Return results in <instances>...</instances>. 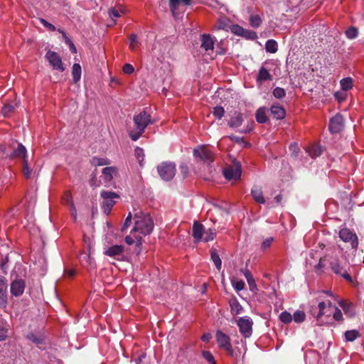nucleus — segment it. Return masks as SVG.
<instances>
[{"mask_svg":"<svg viewBox=\"0 0 364 364\" xmlns=\"http://www.w3.org/2000/svg\"><path fill=\"white\" fill-rule=\"evenodd\" d=\"M134 220V225L124 240L129 245L136 243V253L139 254L141 250L142 238L152 232L154 222L149 214L142 211L135 213Z\"/></svg>","mask_w":364,"mask_h":364,"instance_id":"obj_1","label":"nucleus"},{"mask_svg":"<svg viewBox=\"0 0 364 364\" xmlns=\"http://www.w3.org/2000/svg\"><path fill=\"white\" fill-rule=\"evenodd\" d=\"M343 255V248L335 246L327 250L324 256V259L329 262L331 270L337 275L341 277L349 282L353 279L348 270L341 264L338 261V257Z\"/></svg>","mask_w":364,"mask_h":364,"instance_id":"obj_2","label":"nucleus"},{"mask_svg":"<svg viewBox=\"0 0 364 364\" xmlns=\"http://www.w3.org/2000/svg\"><path fill=\"white\" fill-rule=\"evenodd\" d=\"M135 130L129 132V136L133 141L138 140L149 124H152L151 115L146 111H141L134 117Z\"/></svg>","mask_w":364,"mask_h":364,"instance_id":"obj_3","label":"nucleus"},{"mask_svg":"<svg viewBox=\"0 0 364 364\" xmlns=\"http://www.w3.org/2000/svg\"><path fill=\"white\" fill-rule=\"evenodd\" d=\"M333 307L334 305H333L330 301L328 303L321 301L318 304V310L316 311V308L312 306L310 310V313L316 318L318 325L321 326L328 323V321H324L323 320V316H325L329 318L333 313Z\"/></svg>","mask_w":364,"mask_h":364,"instance_id":"obj_4","label":"nucleus"},{"mask_svg":"<svg viewBox=\"0 0 364 364\" xmlns=\"http://www.w3.org/2000/svg\"><path fill=\"white\" fill-rule=\"evenodd\" d=\"M193 156L197 162H203L208 165L214 159L212 151L206 146H199L194 149Z\"/></svg>","mask_w":364,"mask_h":364,"instance_id":"obj_5","label":"nucleus"},{"mask_svg":"<svg viewBox=\"0 0 364 364\" xmlns=\"http://www.w3.org/2000/svg\"><path fill=\"white\" fill-rule=\"evenodd\" d=\"M100 196L102 199L101 203L102 210L105 214L109 215L116 203L115 199L118 198L119 196L114 192L103 191L101 192Z\"/></svg>","mask_w":364,"mask_h":364,"instance_id":"obj_6","label":"nucleus"},{"mask_svg":"<svg viewBox=\"0 0 364 364\" xmlns=\"http://www.w3.org/2000/svg\"><path fill=\"white\" fill-rule=\"evenodd\" d=\"M157 171L161 179L170 181L176 174V166L171 162H164L158 166Z\"/></svg>","mask_w":364,"mask_h":364,"instance_id":"obj_7","label":"nucleus"},{"mask_svg":"<svg viewBox=\"0 0 364 364\" xmlns=\"http://www.w3.org/2000/svg\"><path fill=\"white\" fill-rule=\"evenodd\" d=\"M240 333L245 338H250L252 333L253 321L249 316L240 317L237 321Z\"/></svg>","mask_w":364,"mask_h":364,"instance_id":"obj_8","label":"nucleus"},{"mask_svg":"<svg viewBox=\"0 0 364 364\" xmlns=\"http://www.w3.org/2000/svg\"><path fill=\"white\" fill-rule=\"evenodd\" d=\"M339 237L344 242H349L352 249L356 250L358 245V239L355 233L348 228L341 229Z\"/></svg>","mask_w":364,"mask_h":364,"instance_id":"obj_9","label":"nucleus"},{"mask_svg":"<svg viewBox=\"0 0 364 364\" xmlns=\"http://www.w3.org/2000/svg\"><path fill=\"white\" fill-rule=\"evenodd\" d=\"M216 341L220 348L225 349L230 355H233V349L230 343V337L218 330L216 332Z\"/></svg>","mask_w":364,"mask_h":364,"instance_id":"obj_10","label":"nucleus"},{"mask_svg":"<svg viewBox=\"0 0 364 364\" xmlns=\"http://www.w3.org/2000/svg\"><path fill=\"white\" fill-rule=\"evenodd\" d=\"M46 58L49 62L53 70L59 71H64L62 59L60 56L56 52L48 50L46 54Z\"/></svg>","mask_w":364,"mask_h":364,"instance_id":"obj_11","label":"nucleus"},{"mask_svg":"<svg viewBox=\"0 0 364 364\" xmlns=\"http://www.w3.org/2000/svg\"><path fill=\"white\" fill-rule=\"evenodd\" d=\"M241 173V166L239 164L229 166L223 170L224 176L228 180L237 181L240 178Z\"/></svg>","mask_w":364,"mask_h":364,"instance_id":"obj_12","label":"nucleus"},{"mask_svg":"<svg viewBox=\"0 0 364 364\" xmlns=\"http://www.w3.org/2000/svg\"><path fill=\"white\" fill-rule=\"evenodd\" d=\"M26 284L22 279H16L11 283V294L14 296H19L24 292Z\"/></svg>","mask_w":364,"mask_h":364,"instance_id":"obj_13","label":"nucleus"},{"mask_svg":"<svg viewBox=\"0 0 364 364\" xmlns=\"http://www.w3.org/2000/svg\"><path fill=\"white\" fill-rule=\"evenodd\" d=\"M343 127V118L341 114H336L331 119L329 122V130L332 133L340 132Z\"/></svg>","mask_w":364,"mask_h":364,"instance_id":"obj_14","label":"nucleus"},{"mask_svg":"<svg viewBox=\"0 0 364 364\" xmlns=\"http://www.w3.org/2000/svg\"><path fill=\"white\" fill-rule=\"evenodd\" d=\"M200 41L201 48H203L208 54H210V52H213L215 44L214 38L209 34H203L200 36Z\"/></svg>","mask_w":364,"mask_h":364,"instance_id":"obj_15","label":"nucleus"},{"mask_svg":"<svg viewBox=\"0 0 364 364\" xmlns=\"http://www.w3.org/2000/svg\"><path fill=\"white\" fill-rule=\"evenodd\" d=\"M7 304V280L0 275V306L5 307Z\"/></svg>","mask_w":364,"mask_h":364,"instance_id":"obj_16","label":"nucleus"},{"mask_svg":"<svg viewBox=\"0 0 364 364\" xmlns=\"http://www.w3.org/2000/svg\"><path fill=\"white\" fill-rule=\"evenodd\" d=\"M124 250V248L122 245H112L105 250L104 254L110 257L120 259V257H122Z\"/></svg>","mask_w":364,"mask_h":364,"instance_id":"obj_17","label":"nucleus"},{"mask_svg":"<svg viewBox=\"0 0 364 364\" xmlns=\"http://www.w3.org/2000/svg\"><path fill=\"white\" fill-rule=\"evenodd\" d=\"M204 228L203 225L195 222L193 225V237L196 242L203 241Z\"/></svg>","mask_w":364,"mask_h":364,"instance_id":"obj_18","label":"nucleus"},{"mask_svg":"<svg viewBox=\"0 0 364 364\" xmlns=\"http://www.w3.org/2000/svg\"><path fill=\"white\" fill-rule=\"evenodd\" d=\"M117 173V169L114 166L105 167L102 169V177L105 182H110L114 176Z\"/></svg>","mask_w":364,"mask_h":364,"instance_id":"obj_19","label":"nucleus"},{"mask_svg":"<svg viewBox=\"0 0 364 364\" xmlns=\"http://www.w3.org/2000/svg\"><path fill=\"white\" fill-rule=\"evenodd\" d=\"M63 202L68 205H70L71 208V215L73 217L74 220H76L77 218V210L75 207L73 198L71 196V193L70 192H66L63 198Z\"/></svg>","mask_w":364,"mask_h":364,"instance_id":"obj_20","label":"nucleus"},{"mask_svg":"<svg viewBox=\"0 0 364 364\" xmlns=\"http://www.w3.org/2000/svg\"><path fill=\"white\" fill-rule=\"evenodd\" d=\"M229 304L232 314L237 315L242 312L243 308L235 296H233L230 299Z\"/></svg>","mask_w":364,"mask_h":364,"instance_id":"obj_21","label":"nucleus"},{"mask_svg":"<svg viewBox=\"0 0 364 364\" xmlns=\"http://www.w3.org/2000/svg\"><path fill=\"white\" fill-rule=\"evenodd\" d=\"M272 115L277 119H282L285 117L284 109L279 105H272L270 108Z\"/></svg>","mask_w":364,"mask_h":364,"instance_id":"obj_22","label":"nucleus"},{"mask_svg":"<svg viewBox=\"0 0 364 364\" xmlns=\"http://www.w3.org/2000/svg\"><path fill=\"white\" fill-rule=\"evenodd\" d=\"M11 156L21 158L23 161L28 159L26 148L22 144H18L17 148L12 153Z\"/></svg>","mask_w":364,"mask_h":364,"instance_id":"obj_23","label":"nucleus"},{"mask_svg":"<svg viewBox=\"0 0 364 364\" xmlns=\"http://www.w3.org/2000/svg\"><path fill=\"white\" fill-rule=\"evenodd\" d=\"M251 194L257 203L260 204H264L265 203L262 191L259 187L255 186L251 191Z\"/></svg>","mask_w":364,"mask_h":364,"instance_id":"obj_24","label":"nucleus"},{"mask_svg":"<svg viewBox=\"0 0 364 364\" xmlns=\"http://www.w3.org/2000/svg\"><path fill=\"white\" fill-rule=\"evenodd\" d=\"M306 151L311 158H315L319 156L322 154L323 149L318 144H313L308 146L306 149Z\"/></svg>","mask_w":364,"mask_h":364,"instance_id":"obj_25","label":"nucleus"},{"mask_svg":"<svg viewBox=\"0 0 364 364\" xmlns=\"http://www.w3.org/2000/svg\"><path fill=\"white\" fill-rule=\"evenodd\" d=\"M243 122L242 116L240 113L235 112V114L230 118L228 125L232 128H237L241 126Z\"/></svg>","mask_w":364,"mask_h":364,"instance_id":"obj_26","label":"nucleus"},{"mask_svg":"<svg viewBox=\"0 0 364 364\" xmlns=\"http://www.w3.org/2000/svg\"><path fill=\"white\" fill-rule=\"evenodd\" d=\"M257 80L261 83L266 80H272V77L265 68L262 67L259 70Z\"/></svg>","mask_w":364,"mask_h":364,"instance_id":"obj_27","label":"nucleus"},{"mask_svg":"<svg viewBox=\"0 0 364 364\" xmlns=\"http://www.w3.org/2000/svg\"><path fill=\"white\" fill-rule=\"evenodd\" d=\"M81 66L78 63H75L72 69V75L74 83H77L81 77Z\"/></svg>","mask_w":364,"mask_h":364,"instance_id":"obj_28","label":"nucleus"},{"mask_svg":"<svg viewBox=\"0 0 364 364\" xmlns=\"http://www.w3.org/2000/svg\"><path fill=\"white\" fill-rule=\"evenodd\" d=\"M339 304L343 308L345 314L347 316H348L350 317H352V316H353L355 314V310H354V309L353 307V305L351 304H348V303H346L344 301H341L339 303Z\"/></svg>","mask_w":364,"mask_h":364,"instance_id":"obj_29","label":"nucleus"},{"mask_svg":"<svg viewBox=\"0 0 364 364\" xmlns=\"http://www.w3.org/2000/svg\"><path fill=\"white\" fill-rule=\"evenodd\" d=\"M230 282L236 291H240L245 289V284L242 280H238L235 277L230 278Z\"/></svg>","mask_w":364,"mask_h":364,"instance_id":"obj_30","label":"nucleus"},{"mask_svg":"<svg viewBox=\"0 0 364 364\" xmlns=\"http://www.w3.org/2000/svg\"><path fill=\"white\" fill-rule=\"evenodd\" d=\"M265 49L267 53H275L278 50V45L273 39L268 40L265 43Z\"/></svg>","mask_w":364,"mask_h":364,"instance_id":"obj_31","label":"nucleus"},{"mask_svg":"<svg viewBox=\"0 0 364 364\" xmlns=\"http://www.w3.org/2000/svg\"><path fill=\"white\" fill-rule=\"evenodd\" d=\"M9 326L4 320H0V341H4L7 337Z\"/></svg>","mask_w":364,"mask_h":364,"instance_id":"obj_32","label":"nucleus"},{"mask_svg":"<svg viewBox=\"0 0 364 364\" xmlns=\"http://www.w3.org/2000/svg\"><path fill=\"white\" fill-rule=\"evenodd\" d=\"M18 106V102H15L14 105L5 104L1 109V113L4 117H9Z\"/></svg>","mask_w":364,"mask_h":364,"instance_id":"obj_33","label":"nucleus"},{"mask_svg":"<svg viewBox=\"0 0 364 364\" xmlns=\"http://www.w3.org/2000/svg\"><path fill=\"white\" fill-rule=\"evenodd\" d=\"M90 163L95 166H100L109 165L110 164V161L107 158H100L95 156L91 159Z\"/></svg>","mask_w":364,"mask_h":364,"instance_id":"obj_34","label":"nucleus"},{"mask_svg":"<svg viewBox=\"0 0 364 364\" xmlns=\"http://www.w3.org/2000/svg\"><path fill=\"white\" fill-rule=\"evenodd\" d=\"M256 119L257 122L263 124L267 121L266 114V109L264 107L259 108L256 112Z\"/></svg>","mask_w":364,"mask_h":364,"instance_id":"obj_35","label":"nucleus"},{"mask_svg":"<svg viewBox=\"0 0 364 364\" xmlns=\"http://www.w3.org/2000/svg\"><path fill=\"white\" fill-rule=\"evenodd\" d=\"M340 84L344 91H348L353 87V79L350 77H345L340 81Z\"/></svg>","mask_w":364,"mask_h":364,"instance_id":"obj_36","label":"nucleus"},{"mask_svg":"<svg viewBox=\"0 0 364 364\" xmlns=\"http://www.w3.org/2000/svg\"><path fill=\"white\" fill-rule=\"evenodd\" d=\"M216 235V231L215 229L209 228L206 231H204L203 233V242H209L213 240Z\"/></svg>","mask_w":364,"mask_h":364,"instance_id":"obj_37","label":"nucleus"},{"mask_svg":"<svg viewBox=\"0 0 364 364\" xmlns=\"http://www.w3.org/2000/svg\"><path fill=\"white\" fill-rule=\"evenodd\" d=\"M23 173L26 178H31L33 176V171L29 168L28 159L23 161Z\"/></svg>","mask_w":364,"mask_h":364,"instance_id":"obj_38","label":"nucleus"},{"mask_svg":"<svg viewBox=\"0 0 364 364\" xmlns=\"http://www.w3.org/2000/svg\"><path fill=\"white\" fill-rule=\"evenodd\" d=\"M306 318V314L303 311L297 310L296 311L293 316L292 320H294L296 323H302Z\"/></svg>","mask_w":364,"mask_h":364,"instance_id":"obj_39","label":"nucleus"},{"mask_svg":"<svg viewBox=\"0 0 364 364\" xmlns=\"http://www.w3.org/2000/svg\"><path fill=\"white\" fill-rule=\"evenodd\" d=\"M359 336V332L357 330H349L345 333V338L347 341L353 342Z\"/></svg>","mask_w":364,"mask_h":364,"instance_id":"obj_40","label":"nucleus"},{"mask_svg":"<svg viewBox=\"0 0 364 364\" xmlns=\"http://www.w3.org/2000/svg\"><path fill=\"white\" fill-rule=\"evenodd\" d=\"M211 259L215 265L216 268L220 270L222 267V262L218 254L215 250H212L210 253Z\"/></svg>","mask_w":364,"mask_h":364,"instance_id":"obj_41","label":"nucleus"},{"mask_svg":"<svg viewBox=\"0 0 364 364\" xmlns=\"http://www.w3.org/2000/svg\"><path fill=\"white\" fill-rule=\"evenodd\" d=\"M262 22V18L259 15H251L250 17V23L253 28L259 27Z\"/></svg>","mask_w":364,"mask_h":364,"instance_id":"obj_42","label":"nucleus"},{"mask_svg":"<svg viewBox=\"0 0 364 364\" xmlns=\"http://www.w3.org/2000/svg\"><path fill=\"white\" fill-rule=\"evenodd\" d=\"M27 338L29 341H31V342H33V343H36L37 345L41 344L43 342V336L34 334V333H32L28 334Z\"/></svg>","mask_w":364,"mask_h":364,"instance_id":"obj_43","label":"nucleus"},{"mask_svg":"<svg viewBox=\"0 0 364 364\" xmlns=\"http://www.w3.org/2000/svg\"><path fill=\"white\" fill-rule=\"evenodd\" d=\"M181 4L180 0H169L170 9L173 16H176L177 11Z\"/></svg>","mask_w":364,"mask_h":364,"instance_id":"obj_44","label":"nucleus"},{"mask_svg":"<svg viewBox=\"0 0 364 364\" xmlns=\"http://www.w3.org/2000/svg\"><path fill=\"white\" fill-rule=\"evenodd\" d=\"M279 319L284 323H289L292 321V315L288 311H284L280 314Z\"/></svg>","mask_w":364,"mask_h":364,"instance_id":"obj_45","label":"nucleus"},{"mask_svg":"<svg viewBox=\"0 0 364 364\" xmlns=\"http://www.w3.org/2000/svg\"><path fill=\"white\" fill-rule=\"evenodd\" d=\"M273 95L277 99H282L286 95V91L284 88L277 87L273 90Z\"/></svg>","mask_w":364,"mask_h":364,"instance_id":"obj_46","label":"nucleus"},{"mask_svg":"<svg viewBox=\"0 0 364 364\" xmlns=\"http://www.w3.org/2000/svg\"><path fill=\"white\" fill-rule=\"evenodd\" d=\"M64 41H65V43L68 46L70 50L73 53H77V49H76L73 42L66 34H64Z\"/></svg>","mask_w":364,"mask_h":364,"instance_id":"obj_47","label":"nucleus"},{"mask_svg":"<svg viewBox=\"0 0 364 364\" xmlns=\"http://www.w3.org/2000/svg\"><path fill=\"white\" fill-rule=\"evenodd\" d=\"M242 37L250 40H255L257 38V34L253 31L245 29Z\"/></svg>","mask_w":364,"mask_h":364,"instance_id":"obj_48","label":"nucleus"},{"mask_svg":"<svg viewBox=\"0 0 364 364\" xmlns=\"http://www.w3.org/2000/svg\"><path fill=\"white\" fill-rule=\"evenodd\" d=\"M358 32L357 28L351 27L346 31V35L349 39H354L358 36Z\"/></svg>","mask_w":364,"mask_h":364,"instance_id":"obj_49","label":"nucleus"},{"mask_svg":"<svg viewBox=\"0 0 364 364\" xmlns=\"http://www.w3.org/2000/svg\"><path fill=\"white\" fill-rule=\"evenodd\" d=\"M224 113H225V110H224L223 107H220V106L214 107L213 111V115L219 119H220L223 117Z\"/></svg>","mask_w":364,"mask_h":364,"instance_id":"obj_50","label":"nucleus"},{"mask_svg":"<svg viewBox=\"0 0 364 364\" xmlns=\"http://www.w3.org/2000/svg\"><path fill=\"white\" fill-rule=\"evenodd\" d=\"M202 355L205 360H206L210 364H215V358L212 353L209 351L203 350Z\"/></svg>","mask_w":364,"mask_h":364,"instance_id":"obj_51","label":"nucleus"},{"mask_svg":"<svg viewBox=\"0 0 364 364\" xmlns=\"http://www.w3.org/2000/svg\"><path fill=\"white\" fill-rule=\"evenodd\" d=\"M138 45L137 37L136 34H132L129 36V48L134 50Z\"/></svg>","mask_w":364,"mask_h":364,"instance_id":"obj_52","label":"nucleus"},{"mask_svg":"<svg viewBox=\"0 0 364 364\" xmlns=\"http://www.w3.org/2000/svg\"><path fill=\"white\" fill-rule=\"evenodd\" d=\"M333 318L334 320L338 321L343 320V314L341 311L336 306L333 307Z\"/></svg>","mask_w":364,"mask_h":364,"instance_id":"obj_53","label":"nucleus"},{"mask_svg":"<svg viewBox=\"0 0 364 364\" xmlns=\"http://www.w3.org/2000/svg\"><path fill=\"white\" fill-rule=\"evenodd\" d=\"M245 28H243L242 26L239 25H233L231 27V31L240 36H242V34L244 33Z\"/></svg>","mask_w":364,"mask_h":364,"instance_id":"obj_54","label":"nucleus"},{"mask_svg":"<svg viewBox=\"0 0 364 364\" xmlns=\"http://www.w3.org/2000/svg\"><path fill=\"white\" fill-rule=\"evenodd\" d=\"M134 153H135V156L136 157V159H138L140 165H141V161L144 160V150L139 147H137L136 149H135V151H134Z\"/></svg>","mask_w":364,"mask_h":364,"instance_id":"obj_55","label":"nucleus"},{"mask_svg":"<svg viewBox=\"0 0 364 364\" xmlns=\"http://www.w3.org/2000/svg\"><path fill=\"white\" fill-rule=\"evenodd\" d=\"M132 213H129L128 215L127 216L125 221L122 227V231L124 232L131 225L132 223Z\"/></svg>","mask_w":364,"mask_h":364,"instance_id":"obj_56","label":"nucleus"},{"mask_svg":"<svg viewBox=\"0 0 364 364\" xmlns=\"http://www.w3.org/2000/svg\"><path fill=\"white\" fill-rule=\"evenodd\" d=\"M8 262H9L8 257H5L2 258L1 262V268L4 274L7 273Z\"/></svg>","mask_w":364,"mask_h":364,"instance_id":"obj_57","label":"nucleus"},{"mask_svg":"<svg viewBox=\"0 0 364 364\" xmlns=\"http://www.w3.org/2000/svg\"><path fill=\"white\" fill-rule=\"evenodd\" d=\"M134 71V68L133 65L129 63H126L123 66V72L125 74L130 75V74L133 73Z\"/></svg>","mask_w":364,"mask_h":364,"instance_id":"obj_58","label":"nucleus"},{"mask_svg":"<svg viewBox=\"0 0 364 364\" xmlns=\"http://www.w3.org/2000/svg\"><path fill=\"white\" fill-rule=\"evenodd\" d=\"M40 22L49 31H55V26L43 18H40Z\"/></svg>","mask_w":364,"mask_h":364,"instance_id":"obj_59","label":"nucleus"},{"mask_svg":"<svg viewBox=\"0 0 364 364\" xmlns=\"http://www.w3.org/2000/svg\"><path fill=\"white\" fill-rule=\"evenodd\" d=\"M109 16L112 19H114L120 16V12L115 8H111L109 10Z\"/></svg>","mask_w":364,"mask_h":364,"instance_id":"obj_60","label":"nucleus"},{"mask_svg":"<svg viewBox=\"0 0 364 364\" xmlns=\"http://www.w3.org/2000/svg\"><path fill=\"white\" fill-rule=\"evenodd\" d=\"M273 237H268L264 241H263V242L262 243V248L263 250H266L267 248H268L272 243L273 242Z\"/></svg>","mask_w":364,"mask_h":364,"instance_id":"obj_61","label":"nucleus"},{"mask_svg":"<svg viewBox=\"0 0 364 364\" xmlns=\"http://www.w3.org/2000/svg\"><path fill=\"white\" fill-rule=\"evenodd\" d=\"M250 287L251 291H254L257 289V284L254 278H252L247 281Z\"/></svg>","mask_w":364,"mask_h":364,"instance_id":"obj_62","label":"nucleus"},{"mask_svg":"<svg viewBox=\"0 0 364 364\" xmlns=\"http://www.w3.org/2000/svg\"><path fill=\"white\" fill-rule=\"evenodd\" d=\"M334 95L336 99H337L340 102L343 101L346 97V94L345 92H336Z\"/></svg>","mask_w":364,"mask_h":364,"instance_id":"obj_63","label":"nucleus"},{"mask_svg":"<svg viewBox=\"0 0 364 364\" xmlns=\"http://www.w3.org/2000/svg\"><path fill=\"white\" fill-rule=\"evenodd\" d=\"M216 28L218 30H225V29H226L227 26H226V24L225 23V21L222 20V19H220L218 21L217 24H216Z\"/></svg>","mask_w":364,"mask_h":364,"instance_id":"obj_64","label":"nucleus"}]
</instances>
